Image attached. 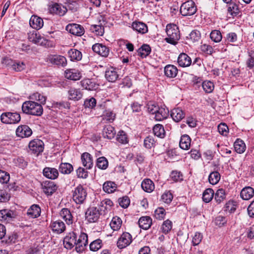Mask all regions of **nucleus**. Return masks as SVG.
I'll return each mask as SVG.
<instances>
[{
    "label": "nucleus",
    "mask_w": 254,
    "mask_h": 254,
    "mask_svg": "<svg viewBox=\"0 0 254 254\" xmlns=\"http://www.w3.org/2000/svg\"><path fill=\"white\" fill-rule=\"evenodd\" d=\"M43 19L36 15L31 16L29 20V24L33 29L38 30L41 29L43 26Z\"/></svg>",
    "instance_id": "nucleus-23"
},
{
    "label": "nucleus",
    "mask_w": 254,
    "mask_h": 254,
    "mask_svg": "<svg viewBox=\"0 0 254 254\" xmlns=\"http://www.w3.org/2000/svg\"><path fill=\"white\" fill-rule=\"evenodd\" d=\"M42 185L44 192L47 195H51L57 189L55 183L50 181H46Z\"/></svg>",
    "instance_id": "nucleus-18"
},
{
    "label": "nucleus",
    "mask_w": 254,
    "mask_h": 254,
    "mask_svg": "<svg viewBox=\"0 0 254 254\" xmlns=\"http://www.w3.org/2000/svg\"><path fill=\"white\" fill-rule=\"evenodd\" d=\"M30 98L32 100H35L36 101H39L40 102L39 104H40V105L45 104L46 103V97L41 95L40 93L38 92H36L30 96Z\"/></svg>",
    "instance_id": "nucleus-53"
},
{
    "label": "nucleus",
    "mask_w": 254,
    "mask_h": 254,
    "mask_svg": "<svg viewBox=\"0 0 254 254\" xmlns=\"http://www.w3.org/2000/svg\"><path fill=\"white\" fill-rule=\"evenodd\" d=\"M132 242V236L127 232L122 234L117 242V247L120 249H124L128 246Z\"/></svg>",
    "instance_id": "nucleus-9"
},
{
    "label": "nucleus",
    "mask_w": 254,
    "mask_h": 254,
    "mask_svg": "<svg viewBox=\"0 0 254 254\" xmlns=\"http://www.w3.org/2000/svg\"><path fill=\"white\" fill-rule=\"evenodd\" d=\"M102 246V241L100 239H97L90 244V250L93 252H96L101 248Z\"/></svg>",
    "instance_id": "nucleus-55"
},
{
    "label": "nucleus",
    "mask_w": 254,
    "mask_h": 254,
    "mask_svg": "<svg viewBox=\"0 0 254 254\" xmlns=\"http://www.w3.org/2000/svg\"><path fill=\"white\" fill-rule=\"evenodd\" d=\"M171 179L174 182H179L183 180L182 174L177 171H173L170 175Z\"/></svg>",
    "instance_id": "nucleus-60"
},
{
    "label": "nucleus",
    "mask_w": 254,
    "mask_h": 254,
    "mask_svg": "<svg viewBox=\"0 0 254 254\" xmlns=\"http://www.w3.org/2000/svg\"><path fill=\"white\" fill-rule=\"evenodd\" d=\"M191 139L187 134H184L181 137L180 147L184 150H188L190 146Z\"/></svg>",
    "instance_id": "nucleus-38"
},
{
    "label": "nucleus",
    "mask_w": 254,
    "mask_h": 254,
    "mask_svg": "<svg viewBox=\"0 0 254 254\" xmlns=\"http://www.w3.org/2000/svg\"><path fill=\"white\" fill-rule=\"evenodd\" d=\"M155 141L152 136H147L144 140V146L147 149H150L155 145Z\"/></svg>",
    "instance_id": "nucleus-56"
},
{
    "label": "nucleus",
    "mask_w": 254,
    "mask_h": 254,
    "mask_svg": "<svg viewBox=\"0 0 254 254\" xmlns=\"http://www.w3.org/2000/svg\"><path fill=\"white\" fill-rule=\"evenodd\" d=\"M241 197L244 200H249L254 195V190L251 187L244 188L241 191Z\"/></svg>",
    "instance_id": "nucleus-32"
},
{
    "label": "nucleus",
    "mask_w": 254,
    "mask_h": 254,
    "mask_svg": "<svg viewBox=\"0 0 254 254\" xmlns=\"http://www.w3.org/2000/svg\"><path fill=\"white\" fill-rule=\"evenodd\" d=\"M122 221L118 217H114L110 223V226L114 231H117L121 227Z\"/></svg>",
    "instance_id": "nucleus-47"
},
{
    "label": "nucleus",
    "mask_w": 254,
    "mask_h": 254,
    "mask_svg": "<svg viewBox=\"0 0 254 254\" xmlns=\"http://www.w3.org/2000/svg\"><path fill=\"white\" fill-rule=\"evenodd\" d=\"M169 114V110L163 107L158 108L155 113L154 118L157 121H161L166 119Z\"/></svg>",
    "instance_id": "nucleus-27"
},
{
    "label": "nucleus",
    "mask_w": 254,
    "mask_h": 254,
    "mask_svg": "<svg viewBox=\"0 0 254 254\" xmlns=\"http://www.w3.org/2000/svg\"><path fill=\"white\" fill-rule=\"evenodd\" d=\"M142 189L147 192H151L155 189L154 183L149 179H144L141 183Z\"/></svg>",
    "instance_id": "nucleus-36"
},
{
    "label": "nucleus",
    "mask_w": 254,
    "mask_h": 254,
    "mask_svg": "<svg viewBox=\"0 0 254 254\" xmlns=\"http://www.w3.org/2000/svg\"><path fill=\"white\" fill-rule=\"evenodd\" d=\"M102 117L103 121L112 122L115 119L116 114L110 109L106 110L103 112Z\"/></svg>",
    "instance_id": "nucleus-39"
},
{
    "label": "nucleus",
    "mask_w": 254,
    "mask_h": 254,
    "mask_svg": "<svg viewBox=\"0 0 254 254\" xmlns=\"http://www.w3.org/2000/svg\"><path fill=\"white\" fill-rule=\"evenodd\" d=\"M81 161L86 169H90L93 165V159L91 155L87 152L83 153L81 155Z\"/></svg>",
    "instance_id": "nucleus-19"
},
{
    "label": "nucleus",
    "mask_w": 254,
    "mask_h": 254,
    "mask_svg": "<svg viewBox=\"0 0 254 254\" xmlns=\"http://www.w3.org/2000/svg\"><path fill=\"white\" fill-rule=\"evenodd\" d=\"M178 63L181 67H188L191 64V60L187 54L183 53L178 58Z\"/></svg>",
    "instance_id": "nucleus-20"
},
{
    "label": "nucleus",
    "mask_w": 254,
    "mask_h": 254,
    "mask_svg": "<svg viewBox=\"0 0 254 254\" xmlns=\"http://www.w3.org/2000/svg\"><path fill=\"white\" fill-rule=\"evenodd\" d=\"M118 203L120 206L126 208L130 204V199L128 196H125L118 199Z\"/></svg>",
    "instance_id": "nucleus-59"
},
{
    "label": "nucleus",
    "mask_w": 254,
    "mask_h": 254,
    "mask_svg": "<svg viewBox=\"0 0 254 254\" xmlns=\"http://www.w3.org/2000/svg\"><path fill=\"white\" fill-rule=\"evenodd\" d=\"M131 27L133 30L142 34L148 32V27L146 24L140 21L133 22Z\"/></svg>",
    "instance_id": "nucleus-21"
},
{
    "label": "nucleus",
    "mask_w": 254,
    "mask_h": 254,
    "mask_svg": "<svg viewBox=\"0 0 254 254\" xmlns=\"http://www.w3.org/2000/svg\"><path fill=\"white\" fill-rule=\"evenodd\" d=\"M218 130L221 134L224 136H226L229 132L228 127L225 123H221L218 126Z\"/></svg>",
    "instance_id": "nucleus-62"
},
{
    "label": "nucleus",
    "mask_w": 254,
    "mask_h": 254,
    "mask_svg": "<svg viewBox=\"0 0 254 254\" xmlns=\"http://www.w3.org/2000/svg\"><path fill=\"white\" fill-rule=\"evenodd\" d=\"M117 185L113 182L108 181L103 185L104 191L107 193H110L113 192L117 189Z\"/></svg>",
    "instance_id": "nucleus-41"
},
{
    "label": "nucleus",
    "mask_w": 254,
    "mask_h": 254,
    "mask_svg": "<svg viewBox=\"0 0 254 254\" xmlns=\"http://www.w3.org/2000/svg\"><path fill=\"white\" fill-rule=\"evenodd\" d=\"M167 37L165 40L168 43L175 45L180 39L179 31L176 25H167L166 29Z\"/></svg>",
    "instance_id": "nucleus-3"
},
{
    "label": "nucleus",
    "mask_w": 254,
    "mask_h": 254,
    "mask_svg": "<svg viewBox=\"0 0 254 254\" xmlns=\"http://www.w3.org/2000/svg\"><path fill=\"white\" fill-rule=\"evenodd\" d=\"M116 133L114 127L111 125L106 126L103 129V135L104 138L112 139L114 137Z\"/></svg>",
    "instance_id": "nucleus-31"
},
{
    "label": "nucleus",
    "mask_w": 254,
    "mask_h": 254,
    "mask_svg": "<svg viewBox=\"0 0 254 254\" xmlns=\"http://www.w3.org/2000/svg\"><path fill=\"white\" fill-rule=\"evenodd\" d=\"M202 88L206 93H211L214 89V84L210 81H204L202 84Z\"/></svg>",
    "instance_id": "nucleus-52"
},
{
    "label": "nucleus",
    "mask_w": 254,
    "mask_h": 254,
    "mask_svg": "<svg viewBox=\"0 0 254 254\" xmlns=\"http://www.w3.org/2000/svg\"><path fill=\"white\" fill-rule=\"evenodd\" d=\"M138 224L141 228L147 230L152 224V219L149 216L141 217L138 220Z\"/></svg>",
    "instance_id": "nucleus-34"
},
{
    "label": "nucleus",
    "mask_w": 254,
    "mask_h": 254,
    "mask_svg": "<svg viewBox=\"0 0 254 254\" xmlns=\"http://www.w3.org/2000/svg\"><path fill=\"white\" fill-rule=\"evenodd\" d=\"M151 48L148 44H143L137 51V55L142 58H145L151 53Z\"/></svg>",
    "instance_id": "nucleus-33"
},
{
    "label": "nucleus",
    "mask_w": 254,
    "mask_h": 254,
    "mask_svg": "<svg viewBox=\"0 0 254 254\" xmlns=\"http://www.w3.org/2000/svg\"><path fill=\"white\" fill-rule=\"evenodd\" d=\"M96 166L99 169L105 170L108 166V161L105 157H100L97 160Z\"/></svg>",
    "instance_id": "nucleus-51"
},
{
    "label": "nucleus",
    "mask_w": 254,
    "mask_h": 254,
    "mask_svg": "<svg viewBox=\"0 0 254 254\" xmlns=\"http://www.w3.org/2000/svg\"><path fill=\"white\" fill-rule=\"evenodd\" d=\"M172 228V223L169 220H166L163 223L161 227L162 232L168 234Z\"/></svg>",
    "instance_id": "nucleus-54"
},
{
    "label": "nucleus",
    "mask_w": 254,
    "mask_h": 254,
    "mask_svg": "<svg viewBox=\"0 0 254 254\" xmlns=\"http://www.w3.org/2000/svg\"><path fill=\"white\" fill-rule=\"evenodd\" d=\"M196 10V6L193 1L188 0L182 4L180 11L183 16H188L193 15Z\"/></svg>",
    "instance_id": "nucleus-4"
},
{
    "label": "nucleus",
    "mask_w": 254,
    "mask_h": 254,
    "mask_svg": "<svg viewBox=\"0 0 254 254\" xmlns=\"http://www.w3.org/2000/svg\"><path fill=\"white\" fill-rule=\"evenodd\" d=\"M45 62L53 65L65 66L67 64L66 58L58 55H49L45 58Z\"/></svg>",
    "instance_id": "nucleus-8"
},
{
    "label": "nucleus",
    "mask_w": 254,
    "mask_h": 254,
    "mask_svg": "<svg viewBox=\"0 0 254 254\" xmlns=\"http://www.w3.org/2000/svg\"><path fill=\"white\" fill-rule=\"evenodd\" d=\"M29 148L35 154H38L44 150V143L39 139H34L29 142Z\"/></svg>",
    "instance_id": "nucleus-11"
},
{
    "label": "nucleus",
    "mask_w": 254,
    "mask_h": 254,
    "mask_svg": "<svg viewBox=\"0 0 254 254\" xmlns=\"http://www.w3.org/2000/svg\"><path fill=\"white\" fill-rule=\"evenodd\" d=\"M51 227L53 232L57 234H61L65 230L64 223L60 220H58L52 222L51 224Z\"/></svg>",
    "instance_id": "nucleus-26"
},
{
    "label": "nucleus",
    "mask_w": 254,
    "mask_h": 254,
    "mask_svg": "<svg viewBox=\"0 0 254 254\" xmlns=\"http://www.w3.org/2000/svg\"><path fill=\"white\" fill-rule=\"evenodd\" d=\"M171 116L176 122H179L185 117V112L180 108L173 109L171 112Z\"/></svg>",
    "instance_id": "nucleus-24"
},
{
    "label": "nucleus",
    "mask_w": 254,
    "mask_h": 254,
    "mask_svg": "<svg viewBox=\"0 0 254 254\" xmlns=\"http://www.w3.org/2000/svg\"><path fill=\"white\" fill-rule=\"evenodd\" d=\"M23 113L37 116H40L43 114V110L41 105L32 101L24 102L22 106Z\"/></svg>",
    "instance_id": "nucleus-2"
},
{
    "label": "nucleus",
    "mask_w": 254,
    "mask_h": 254,
    "mask_svg": "<svg viewBox=\"0 0 254 254\" xmlns=\"http://www.w3.org/2000/svg\"><path fill=\"white\" fill-rule=\"evenodd\" d=\"M220 179V175L217 171L211 172L208 177L209 182L213 185L217 184L219 182Z\"/></svg>",
    "instance_id": "nucleus-46"
},
{
    "label": "nucleus",
    "mask_w": 254,
    "mask_h": 254,
    "mask_svg": "<svg viewBox=\"0 0 254 254\" xmlns=\"http://www.w3.org/2000/svg\"><path fill=\"white\" fill-rule=\"evenodd\" d=\"M13 212L9 209L0 210V221H8L13 217Z\"/></svg>",
    "instance_id": "nucleus-37"
},
{
    "label": "nucleus",
    "mask_w": 254,
    "mask_h": 254,
    "mask_svg": "<svg viewBox=\"0 0 254 254\" xmlns=\"http://www.w3.org/2000/svg\"><path fill=\"white\" fill-rule=\"evenodd\" d=\"M80 85L82 88L88 90H93L97 88V85L95 82L91 79L86 78L80 81Z\"/></svg>",
    "instance_id": "nucleus-29"
},
{
    "label": "nucleus",
    "mask_w": 254,
    "mask_h": 254,
    "mask_svg": "<svg viewBox=\"0 0 254 254\" xmlns=\"http://www.w3.org/2000/svg\"><path fill=\"white\" fill-rule=\"evenodd\" d=\"M59 171L64 174H69L73 170L71 164L68 163H62L59 168Z\"/></svg>",
    "instance_id": "nucleus-40"
},
{
    "label": "nucleus",
    "mask_w": 254,
    "mask_h": 254,
    "mask_svg": "<svg viewBox=\"0 0 254 254\" xmlns=\"http://www.w3.org/2000/svg\"><path fill=\"white\" fill-rule=\"evenodd\" d=\"M68 54L72 61H79L82 59V54L81 52L75 49H70L68 51Z\"/></svg>",
    "instance_id": "nucleus-42"
},
{
    "label": "nucleus",
    "mask_w": 254,
    "mask_h": 254,
    "mask_svg": "<svg viewBox=\"0 0 254 254\" xmlns=\"http://www.w3.org/2000/svg\"><path fill=\"white\" fill-rule=\"evenodd\" d=\"M226 198V194L223 189H218L215 194L214 199L218 203H221Z\"/></svg>",
    "instance_id": "nucleus-49"
},
{
    "label": "nucleus",
    "mask_w": 254,
    "mask_h": 254,
    "mask_svg": "<svg viewBox=\"0 0 254 254\" xmlns=\"http://www.w3.org/2000/svg\"><path fill=\"white\" fill-rule=\"evenodd\" d=\"M49 10L51 13L59 15L60 16H63L67 11L65 7L58 3L50 4Z\"/></svg>",
    "instance_id": "nucleus-12"
},
{
    "label": "nucleus",
    "mask_w": 254,
    "mask_h": 254,
    "mask_svg": "<svg viewBox=\"0 0 254 254\" xmlns=\"http://www.w3.org/2000/svg\"><path fill=\"white\" fill-rule=\"evenodd\" d=\"M227 10L228 13L233 17L236 16L240 13V10L236 0L229 3Z\"/></svg>",
    "instance_id": "nucleus-28"
},
{
    "label": "nucleus",
    "mask_w": 254,
    "mask_h": 254,
    "mask_svg": "<svg viewBox=\"0 0 254 254\" xmlns=\"http://www.w3.org/2000/svg\"><path fill=\"white\" fill-rule=\"evenodd\" d=\"M82 93L79 89L70 87L68 90V98L69 100L78 101L82 97Z\"/></svg>",
    "instance_id": "nucleus-17"
},
{
    "label": "nucleus",
    "mask_w": 254,
    "mask_h": 254,
    "mask_svg": "<svg viewBox=\"0 0 254 254\" xmlns=\"http://www.w3.org/2000/svg\"><path fill=\"white\" fill-rule=\"evenodd\" d=\"M87 244L88 236L85 233H81L78 240L76 233L73 232L68 233L64 239L65 248L71 250L75 246V250L77 253L82 252Z\"/></svg>",
    "instance_id": "nucleus-1"
},
{
    "label": "nucleus",
    "mask_w": 254,
    "mask_h": 254,
    "mask_svg": "<svg viewBox=\"0 0 254 254\" xmlns=\"http://www.w3.org/2000/svg\"><path fill=\"white\" fill-rule=\"evenodd\" d=\"M40 213V207L37 204H33L28 209L27 214L30 218H35L39 217Z\"/></svg>",
    "instance_id": "nucleus-30"
},
{
    "label": "nucleus",
    "mask_w": 254,
    "mask_h": 254,
    "mask_svg": "<svg viewBox=\"0 0 254 254\" xmlns=\"http://www.w3.org/2000/svg\"><path fill=\"white\" fill-rule=\"evenodd\" d=\"M117 140L122 144L127 143L128 140L126 132L123 130L120 131L117 134Z\"/></svg>",
    "instance_id": "nucleus-57"
},
{
    "label": "nucleus",
    "mask_w": 254,
    "mask_h": 254,
    "mask_svg": "<svg viewBox=\"0 0 254 254\" xmlns=\"http://www.w3.org/2000/svg\"><path fill=\"white\" fill-rule=\"evenodd\" d=\"M21 117L16 112H5L1 114L0 120L2 123L6 124H14L19 123Z\"/></svg>",
    "instance_id": "nucleus-6"
},
{
    "label": "nucleus",
    "mask_w": 254,
    "mask_h": 254,
    "mask_svg": "<svg viewBox=\"0 0 254 254\" xmlns=\"http://www.w3.org/2000/svg\"><path fill=\"white\" fill-rule=\"evenodd\" d=\"M43 174L45 177L51 180L58 178L59 174L56 168L52 167H45L43 170Z\"/></svg>",
    "instance_id": "nucleus-16"
},
{
    "label": "nucleus",
    "mask_w": 254,
    "mask_h": 254,
    "mask_svg": "<svg viewBox=\"0 0 254 254\" xmlns=\"http://www.w3.org/2000/svg\"><path fill=\"white\" fill-rule=\"evenodd\" d=\"M89 30L97 36H103L104 33V27L101 25H91Z\"/></svg>",
    "instance_id": "nucleus-43"
},
{
    "label": "nucleus",
    "mask_w": 254,
    "mask_h": 254,
    "mask_svg": "<svg viewBox=\"0 0 254 254\" xmlns=\"http://www.w3.org/2000/svg\"><path fill=\"white\" fill-rule=\"evenodd\" d=\"M210 38L213 42L218 43L221 41L222 36L220 31L214 30L210 33Z\"/></svg>",
    "instance_id": "nucleus-50"
},
{
    "label": "nucleus",
    "mask_w": 254,
    "mask_h": 254,
    "mask_svg": "<svg viewBox=\"0 0 254 254\" xmlns=\"http://www.w3.org/2000/svg\"><path fill=\"white\" fill-rule=\"evenodd\" d=\"M165 75L169 78H174L178 74V68L172 64H168L164 67Z\"/></svg>",
    "instance_id": "nucleus-25"
},
{
    "label": "nucleus",
    "mask_w": 254,
    "mask_h": 254,
    "mask_svg": "<svg viewBox=\"0 0 254 254\" xmlns=\"http://www.w3.org/2000/svg\"><path fill=\"white\" fill-rule=\"evenodd\" d=\"M32 133L31 128L26 125H21L16 130L17 136L21 138L28 137Z\"/></svg>",
    "instance_id": "nucleus-14"
},
{
    "label": "nucleus",
    "mask_w": 254,
    "mask_h": 254,
    "mask_svg": "<svg viewBox=\"0 0 254 254\" xmlns=\"http://www.w3.org/2000/svg\"><path fill=\"white\" fill-rule=\"evenodd\" d=\"M87 196V192L83 187L79 185L72 190V198L77 204H82Z\"/></svg>",
    "instance_id": "nucleus-5"
},
{
    "label": "nucleus",
    "mask_w": 254,
    "mask_h": 254,
    "mask_svg": "<svg viewBox=\"0 0 254 254\" xmlns=\"http://www.w3.org/2000/svg\"><path fill=\"white\" fill-rule=\"evenodd\" d=\"M154 135L162 138L164 137L165 135V130L162 125L160 124L156 125L153 129Z\"/></svg>",
    "instance_id": "nucleus-48"
},
{
    "label": "nucleus",
    "mask_w": 254,
    "mask_h": 254,
    "mask_svg": "<svg viewBox=\"0 0 254 254\" xmlns=\"http://www.w3.org/2000/svg\"><path fill=\"white\" fill-rule=\"evenodd\" d=\"M65 78L72 80H79L82 77L81 73L75 69H67L64 72Z\"/></svg>",
    "instance_id": "nucleus-15"
},
{
    "label": "nucleus",
    "mask_w": 254,
    "mask_h": 254,
    "mask_svg": "<svg viewBox=\"0 0 254 254\" xmlns=\"http://www.w3.org/2000/svg\"><path fill=\"white\" fill-rule=\"evenodd\" d=\"M200 38V33L198 31L193 30L189 35V38L192 42L198 41Z\"/></svg>",
    "instance_id": "nucleus-61"
},
{
    "label": "nucleus",
    "mask_w": 254,
    "mask_h": 254,
    "mask_svg": "<svg viewBox=\"0 0 254 254\" xmlns=\"http://www.w3.org/2000/svg\"><path fill=\"white\" fill-rule=\"evenodd\" d=\"M65 29L72 35L81 36L84 33V29L80 25L72 23L68 24Z\"/></svg>",
    "instance_id": "nucleus-10"
},
{
    "label": "nucleus",
    "mask_w": 254,
    "mask_h": 254,
    "mask_svg": "<svg viewBox=\"0 0 254 254\" xmlns=\"http://www.w3.org/2000/svg\"><path fill=\"white\" fill-rule=\"evenodd\" d=\"M214 190L210 188L206 189L203 193L202 199L206 203L209 202L213 197Z\"/></svg>",
    "instance_id": "nucleus-44"
},
{
    "label": "nucleus",
    "mask_w": 254,
    "mask_h": 254,
    "mask_svg": "<svg viewBox=\"0 0 254 254\" xmlns=\"http://www.w3.org/2000/svg\"><path fill=\"white\" fill-rule=\"evenodd\" d=\"M102 214L101 210L97 207H90L85 212V217L90 223L96 222Z\"/></svg>",
    "instance_id": "nucleus-7"
},
{
    "label": "nucleus",
    "mask_w": 254,
    "mask_h": 254,
    "mask_svg": "<svg viewBox=\"0 0 254 254\" xmlns=\"http://www.w3.org/2000/svg\"><path fill=\"white\" fill-rule=\"evenodd\" d=\"M234 148L237 153H243L246 149V145L244 142L242 140L238 139L234 143Z\"/></svg>",
    "instance_id": "nucleus-45"
},
{
    "label": "nucleus",
    "mask_w": 254,
    "mask_h": 254,
    "mask_svg": "<svg viewBox=\"0 0 254 254\" xmlns=\"http://www.w3.org/2000/svg\"><path fill=\"white\" fill-rule=\"evenodd\" d=\"M105 77L109 82H115L119 77L117 69L112 67L108 68L105 72Z\"/></svg>",
    "instance_id": "nucleus-22"
},
{
    "label": "nucleus",
    "mask_w": 254,
    "mask_h": 254,
    "mask_svg": "<svg viewBox=\"0 0 254 254\" xmlns=\"http://www.w3.org/2000/svg\"><path fill=\"white\" fill-rule=\"evenodd\" d=\"M92 48L94 52L104 57H107L110 52L109 48L102 44L96 43L93 45Z\"/></svg>",
    "instance_id": "nucleus-13"
},
{
    "label": "nucleus",
    "mask_w": 254,
    "mask_h": 254,
    "mask_svg": "<svg viewBox=\"0 0 254 254\" xmlns=\"http://www.w3.org/2000/svg\"><path fill=\"white\" fill-rule=\"evenodd\" d=\"M40 34L37 31L33 30L28 34V38L30 42L36 44L37 41H38L39 36H40Z\"/></svg>",
    "instance_id": "nucleus-58"
},
{
    "label": "nucleus",
    "mask_w": 254,
    "mask_h": 254,
    "mask_svg": "<svg viewBox=\"0 0 254 254\" xmlns=\"http://www.w3.org/2000/svg\"><path fill=\"white\" fill-rule=\"evenodd\" d=\"M61 217L66 222L68 225L72 223V216L70 211L67 208H63L60 212Z\"/></svg>",
    "instance_id": "nucleus-35"
},
{
    "label": "nucleus",
    "mask_w": 254,
    "mask_h": 254,
    "mask_svg": "<svg viewBox=\"0 0 254 254\" xmlns=\"http://www.w3.org/2000/svg\"><path fill=\"white\" fill-rule=\"evenodd\" d=\"M246 65L250 69L254 67V52H251L249 53V58L247 60Z\"/></svg>",
    "instance_id": "nucleus-64"
},
{
    "label": "nucleus",
    "mask_w": 254,
    "mask_h": 254,
    "mask_svg": "<svg viewBox=\"0 0 254 254\" xmlns=\"http://www.w3.org/2000/svg\"><path fill=\"white\" fill-rule=\"evenodd\" d=\"M165 214V210L162 207H159L156 209L154 213L155 217L156 219L159 220H162L164 219Z\"/></svg>",
    "instance_id": "nucleus-63"
}]
</instances>
